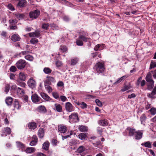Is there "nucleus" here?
<instances>
[{
    "label": "nucleus",
    "mask_w": 156,
    "mask_h": 156,
    "mask_svg": "<svg viewBox=\"0 0 156 156\" xmlns=\"http://www.w3.org/2000/svg\"><path fill=\"white\" fill-rule=\"evenodd\" d=\"M126 130L128 131L129 135L130 136L135 135L136 132L135 131V129L130 128H127Z\"/></svg>",
    "instance_id": "18"
},
{
    "label": "nucleus",
    "mask_w": 156,
    "mask_h": 156,
    "mask_svg": "<svg viewBox=\"0 0 156 156\" xmlns=\"http://www.w3.org/2000/svg\"><path fill=\"white\" fill-rule=\"evenodd\" d=\"M40 95L42 98L46 101H49L51 100L50 98L44 93H41Z\"/></svg>",
    "instance_id": "17"
},
{
    "label": "nucleus",
    "mask_w": 156,
    "mask_h": 156,
    "mask_svg": "<svg viewBox=\"0 0 156 156\" xmlns=\"http://www.w3.org/2000/svg\"><path fill=\"white\" fill-rule=\"evenodd\" d=\"M69 122L70 123L76 122L79 120L77 114L76 113L72 114L69 116Z\"/></svg>",
    "instance_id": "4"
},
{
    "label": "nucleus",
    "mask_w": 156,
    "mask_h": 156,
    "mask_svg": "<svg viewBox=\"0 0 156 156\" xmlns=\"http://www.w3.org/2000/svg\"><path fill=\"white\" fill-rule=\"evenodd\" d=\"M51 27L53 30H56L58 29V27L56 24H52L51 25Z\"/></svg>",
    "instance_id": "61"
},
{
    "label": "nucleus",
    "mask_w": 156,
    "mask_h": 156,
    "mask_svg": "<svg viewBox=\"0 0 156 156\" xmlns=\"http://www.w3.org/2000/svg\"><path fill=\"white\" fill-rule=\"evenodd\" d=\"M37 125L35 122H30L28 124V127L29 129H34L37 127Z\"/></svg>",
    "instance_id": "19"
},
{
    "label": "nucleus",
    "mask_w": 156,
    "mask_h": 156,
    "mask_svg": "<svg viewBox=\"0 0 156 156\" xmlns=\"http://www.w3.org/2000/svg\"><path fill=\"white\" fill-rule=\"evenodd\" d=\"M60 50L63 52H66L67 50V47L65 46H62L60 48Z\"/></svg>",
    "instance_id": "52"
},
{
    "label": "nucleus",
    "mask_w": 156,
    "mask_h": 156,
    "mask_svg": "<svg viewBox=\"0 0 156 156\" xmlns=\"http://www.w3.org/2000/svg\"><path fill=\"white\" fill-rule=\"evenodd\" d=\"M27 75L23 73L20 72L19 74V78L22 81H24L26 80Z\"/></svg>",
    "instance_id": "14"
},
{
    "label": "nucleus",
    "mask_w": 156,
    "mask_h": 156,
    "mask_svg": "<svg viewBox=\"0 0 156 156\" xmlns=\"http://www.w3.org/2000/svg\"><path fill=\"white\" fill-rule=\"evenodd\" d=\"M35 150L36 149L34 147H28L26 149L25 151L27 153H30L35 152Z\"/></svg>",
    "instance_id": "21"
},
{
    "label": "nucleus",
    "mask_w": 156,
    "mask_h": 156,
    "mask_svg": "<svg viewBox=\"0 0 156 156\" xmlns=\"http://www.w3.org/2000/svg\"><path fill=\"white\" fill-rule=\"evenodd\" d=\"M27 2L25 0H20L18 4V5L20 7H23L26 4Z\"/></svg>",
    "instance_id": "24"
},
{
    "label": "nucleus",
    "mask_w": 156,
    "mask_h": 156,
    "mask_svg": "<svg viewBox=\"0 0 156 156\" xmlns=\"http://www.w3.org/2000/svg\"><path fill=\"white\" fill-rule=\"evenodd\" d=\"M104 46L105 45L104 44H98L95 46L94 48V50L95 51L101 50L103 49Z\"/></svg>",
    "instance_id": "15"
},
{
    "label": "nucleus",
    "mask_w": 156,
    "mask_h": 156,
    "mask_svg": "<svg viewBox=\"0 0 156 156\" xmlns=\"http://www.w3.org/2000/svg\"><path fill=\"white\" fill-rule=\"evenodd\" d=\"M41 99V98L36 94H34L31 96V99L33 102L37 103L39 102Z\"/></svg>",
    "instance_id": "8"
},
{
    "label": "nucleus",
    "mask_w": 156,
    "mask_h": 156,
    "mask_svg": "<svg viewBox=\"0 0 156 156\" xmlns=\"http://www.w3.org/2000/svg\"><path fill=\"white\" fill-rule=\"evenodd\" d=\"M141 145L142 146H144L146 147L149 148H151L152 147L151 143L149 141L145 142L142 143Z\"/></svg>",
    "instance_id": "34"
},
{
    "label": "nucleus",
    "mask_w": 156,
    "mask_h": 156,
    "mask_svg": "<svg viewBox=\"0 0 156 156\" xmlns=\"http://www.w3.org/2000/svg\"><path fill=\"white\" fill-rule=\"evenodd\" d=\"M44 72L47 74H48L51 73L52 71V70L48 67H45L43 69Z\"/></svg>",
    "instance_id": "38"
},
{
    "label": "nucleus",
    "mask_w": 156,
    "mask_h": 156,
    "mask_svg": "<svg viewBox=\"0 0 156 156\" xmlns=\"http://www.w3.org/2000/svg\"><path fill=\"white\" fill-rule=\"evenodd\" d=\"M55 80L53 77L47 76L46 80L44 81V83L46 84H50L51 82L55 83Z\"/></svg>",
    "instance_id": "9"
},
{
    "label": "nucleus",
    "mask_w": 156,
    "mask_h": 156,
    "mask_svg": "<svg viewBox=\"0 0 156 156\" xmlns=\"http://www.w3.org/2000/svg\"><path fill=\"white\" fill-rule=\"evenodd\" d=\"M78 129L81 132H86L88 130L87 127L83 125L79 126L78 127Z\"/></svg>",
    "instance_id": "23"
},
{
    "label": "nucleus",
    "mask_w": 156,
    "mask_h": 156,
    "mask_svg": "<svg viewBox=\"0 0 156 156\" xmlns=\"http://www.w3.org/2000/svg\"><path fill=\"white\" fill-rule=\"evenodd\" d=\"M17 94L21 96L23 95L24 94V91L22 88L18 87L17 89Z\"/></svg>",
    "instance_id": "28"
},
{
    "label": "nucleus",
    "mask_w": 156,
    "mask_h": 156,
    "mask_svg": "<svg viewBox=\"0 0 156 156\" xmlns=\"http://www.w3.org/2000/svg\"><path fill=\"white\" fill-rule=\"evenodd\" d=\"M17 70L16 67L14 66H12L10 68V70L12 72H14Z\"/></svg>",
    "instance_id": "59"
},
{
    "label": "nucleus",
    "mask_w": 156,
    "mask_h": 156,
    "mask_svg": "<svg viewBox=\"0 0 156 156\" xmlns=\"http://www.w3.org/2000/svg\"><path fill=\"white\" fill-rule=\"evenodd\" d=\"M38 40L36 38H32L30 40V43L33 44H35L38 42Z\"/></svg>",
    "instance_id": "43"
},
{
    "label": "nucleus",
    "mask_w": 156,
    "mask_h": 156,
    "mask_svg": "<svg viewBox=\"0 0 156 156\" xmlns=\"http://www.w3.org/2000/svg\"><path fill=\"white\" fill-rule=\"evenodd\" d=\"M55 65L56 67L58 68L62 66V63L61 61H57L55 62Z\"/></svg>",
    "instance_id": "50"
},
{
    "label": "nucleus",
    "mask_w": 156,
    "mask_h": 156,
    "mask_svg": "<svg viewBox=\"0 0 156 156\" xmlns=\"http://www.w3.org/2000/svg\"><path fill=\"white\" fill-rule=\"evenodd\" d=\"M49 146V143L48 142H46L43 144L42 148L45 150H48Z\"/></svg>",
    "instance_id": "35"
},
{
    "label": "nucleus",
    "mask_w": 156,
    "mask_h": 156,
    "mask_svg": "<svg viewBox=\"0 0 156 156\" xmlns=\"http://www.w3.org/2000/svg\"><path fill=\"white\" fill-rule=\"evenodd\" d=\"M79 59L77 58H75L71 60V64L73 65H76L78 62Z\"/></svg>",
    "instance_id": "41"
},
{
    "label": "nucleus",
    "mask_w": 156,
    "mask_h": 156,
    "mask_svg": "<svg viewBox=\"0 0 156 156\" xmlns=\"http://www.w3.org/2000/svg\"><path fill=\"white\" fill-rule=\"evenodd\" d=\"M29 53L30 52L28 51H23L20 53V56H21L22 54L23 55H25L27 54H29Z\"/></svg>",
    "instance_id": "57"
},
{
    "label": "nucleus",
    "mask_w": 156,
    "mask_h": 156,
    "mask_svg": "<svg viewBox=\"0 0 156 156\" xmlns=\"http://www.w3.org/2000/svg\"><path fill=\"white\" fill-rule=\"evenodd\" d=\"M65 108L66 111L69 112H70L73 111V105L69 102L66 103Z\"/></svg>",
    "instance_id": "7"
},
{
    "label": "nucleus",
    "mask_w": 156,
    "mask_h": 156,
    "mask_svg": "<svg viewBox=\"0 0 156 156\" xmlns=\"http://www.w3.org/2000/svg\"><path fill=\"white\" fill-rule=\"evenodd\" d=\"M58 130L61 133H64L66 132L67 128L66 126L63 125H60L58 126Z\"/></svg>",
    "instance_id": "11"
},
{
    "label": "nucleus",
    "mask_w": 156,
    "mask_h": 156,
    "mask_svg": "<svg viewBox=\"0 0 156 156\" xmlns=\"http://www.w3.org/2000/svg\"><path fill=\"white\" fill-rule=\"evenodd\" d=\"M50 84H47L45 83L44 84V86L45 89L49 93L52 92V89L51 87L49 86V85Z\"/></svg>",
    "instance_id": "37"
},
{
    "label": "nucleus",
    "mask_w": 156,
    "mask_h": 156,
    "mask_svg": "<svg viewBox=\"0 0 156 156\" xmlns=\"http://www.w3.org/2000/svg\"><path fill=\"white\" fill-rule=\"evenodd\" d=\"M128 77L127 76H124L121 77V78H119L117 80V81L114 83V84H117L120 83L123 80H124L126 78H127Z\"/></svg>",
    "instance_id": "27"
},
{
    "label": "nucleus",
    "mask_w": 156,
    "mask_h": 156,
    "mask_svg": "<svg viewBox=\"0 0 156 156\" xmlns=\"http://www.w3.org/2000/svg\"><path fill=\"white\" fill-rule=\"evenodd\" d=\"M151 114L152 115H154L156 114V108H152L150 110Z\"/></svg>",
    "instance_id": "49"
},
{
    "label": "nucleus",
    "mask_w": 156,
    "mask_h": 156,
    "mask_svg": "<svg viewBox=\"0 0 156 156\" xmlns=\"http://www.w3.org/2000/svg\"><path fill=\"white\" fill-rule=\"evenodd\" d=\"M10 89V85L8 84L5 86V92L7 93L9 91Z\"/></svg>",
    "instance_id": "53"
},
{
    "label": "nucleus",
    "mask_w": 156,
    "mask_h": 156,
    "mask_svg": "<svg viewBox=\"0 0 156 156\" xmlns=\"http://www.w3.org/2000/svg\"><path fill=\"white\" fill-rule=\"evenodd\" d=\"M78 137L81 140L85 139L87 137L86 134L81 133L78 135Z\"/></svg>",
    "instance_id": "36"
},
{
    "label": "nucleus",
    "mask_w": 156,
    "mask_h": 156,
    "mask_svg": "<svg viewBox=\"0 0 156 156\" xmlns=\"http://www.w3.org/2000/svg\"><path fill=\"white\" fill-rule=\"evenodd\" d=\"M64 85L62 81H59L57 84V86L58 87H62Z\"/></svg>",
    "instance_id": "64"
},
{
    "label": "nucleus",
    "mask_w": 156,
    "mask_h": 156,
    "mask_svg": "<svg viewBox=\"0 0 156 156\" xmlns=\"http://www.w3.org/2000/svg\"><path fill=\"white\" fill-rule=\"evenodd\" d=\"M95 102L97 105L99 107H101L102 106V104L100 101L98 99H97L95 101Z\"/></svg>",
    "instance_id": "55"
},
{
    "label": "nucleus",
    "mask_w": 156,
    "mask_h": 156,
    "mask_svg": "<svg viewBox=\"0 0 156 156\" xmlns=\"http://www.w3.org/2000/svg\"><path fill=\"white\" fill-rule=\"evenodd\" d=\"M80 105V107L83 109L87 108V104L84 102H81V104Z\"/></svg>",
    "instance_id": "51"
},
{
    "label": "nucleus",
    "mask_w": 156,
    "mask_h": 156,
    "mask_svg": "<svg viewBox=\"0 0 156 156\" xmlns=\"http://www.w3.org/2000/svg\"><path fill=\"white\" fill-rule=\"evenodd\" d=\"M60 99L62 101H66L67 98L66 97L64 96H62L60 97Z\"/></svg>",
    "instance_id": "63"
},
{
    "label": "nucleus",
    "mask_w": 156,
    "mask_h": 156,
    "mask_svg": "<svg viewBox=\"0 0 156 156\" xmlns=\"http://www.w3.org/2000/svg\"><path fill=\"white\" fill-rule=\"evenodd\" d=\"M16 144L17 146L19 148H21L23 150L25 146L22 143L19 142H16Z\"/></svg>",
    "instance_id": "40"
},
{
    "label": "nucleus",
    "mask_w": 156,
    "mask_h": 156,
    "mask_svg": "<svg viewBox=\"0 0 156 156\" xmlns=\"http://www.w3.org/2000/svg\"><path fill=\"white\" fill-rule=\"evenodd\" d=\"M38 135L40 138L43 137L44 135V132L43 128H40L38 130Z\"/></svg>",
    "instance_id": "25"
},
{
    "label": "nucleus",
    "mask_w": 156,
    "mask_h": 156,
    "mask_svg": "<svg viewBox=\"0 0 156 156\" xmlns=\"http://www.w3.org/2000/svg\"><path fill=\"white\" fill-rule=\"evenodd\" d=\"M156 67V62L154 61H152L151 62L150 69H151Z\"/></svg>",
    "instance_id": "47"
},
{
    "label": "nucleus",
    "mask_w": 156,
    "mask_h": 156,
    "mask_svg": "<svg viewBox=\"0 0 156 156\" xmlns=\"http://www.w3.org/2000/svg\"><path fill=\"white\" fill-rule=\"evenodd\" d=\"M152 74L149 73L146 77V81L148 83V88L149 89H152L154 86V81L152 79Z\"/></svg>",
    "instance_id": "2"
},
{
    "label": "nucleus",
    "mask_w": 156,
    "mask_h": 156,
    "mask_svg": "<svg viewBox=\"0 0 156 156\" xmlns=\"http://www.w3.org/2000/svg\"><path fill=\"white\" fill-rule=\"evenodd\" d=\"M20 38L18 34H14L12 36L11 40L13 41H19Z\"/></svg>",
    "instance_id": "22"
},
{
    "label": "nucleus",
    "mask_w": 156,
    "mask_h": 156,
    "mask_svg": "<svg viewBox=\"0 0 156 156\" xmlns=\"http://www.w3.org/2000/svg\"><path fill=\"white\" fill-rule=\"evenodd\" d=\"M8 9L11 10L12 11L14 10V8L12 5L11 4H9L8 5Z\"/></svg>",
    "instance_id": "60"
},
{
    "label": "nucleus",
    "mask_w": 156,
    "mask_h": 156,
    "mask_svg": "<svg viewBox=\"0 0 156 156\" xmlns=\"http://www.w3.org/2000/svg\"><path fill=\"white\" fill-rule=\"evenodd\" d=\"M11 131L9 127H6L4 128V130H3V135H2V136H6L7 134H10L11 133Z\"/></svg>",
    "instance_id": "20"
},
{
    "label": "nucleus",
    "mask_w": 156,
    "mask_h": 156,
    "mask_svg": "<svg viewBox=\"0 0 156 156\" xmlns=\"http://www.w3.org/2000/svg\"><path fill=\"white\" fill-rule=\"evenodd\" d=\"M14 15L15 17H16L17 19H19V20L23 19L24 16L23 14H20L19 13L15 14Z\"/></svg>",
    "instance_id": "32"
},
{
    "label": "nucleus",
    "mask_w": 156,
    "mask_h": 156,
    "mask_svg": "<svg viewBox=\"0 0 156 156\" xmlns=\"http://www.w3.org/2000/svg\"><path fill=\"white\" fill-rule=\"evenodd\" d=\"M29 35L30 37H38L40 36V31L36 30L34 32L30 33L28 34Z\"/></svg>",
    "instance_id": "10"
},
{
    "label": "nucleus",
    "mask_w": 156,
    "mask_h": 156,
    "mask_svg": "<svg viewBox=\"0 0 156 156\" xmlns=\"http://www.w3.org/2000/svg\"><path fill=\"white\" fill-rule=\"evenodd\" d=\"M40 14V11L37 9L34 11H32L30 13V18L33 19H36L39 15Z\"/></svg>",
    "instance_id": "6"
},
{
    "label": "nucleus",
    "mask_w": 156,
    "mask_h": 156,
    "mask_svg": "<svg viewBox=\"0 0 156 156\" xmlns=\"http://www.w3.org/2000/svg\"><path fill=\"white\" fill-rule=\"evenodd\" d=\"M79 38L80 39H82L84 42H87L88 41V40L89 39V38H87L84 36L81 35H80L79 36Z\"/></svg>",
    "instance_id": "44"
},
{
    "label": "nucleus",
    "mask_w": 156,
    "mask_h": 156,
    "mask_svg": "<svg viewBox=\"0 0 156 156\" xmlns=\"http://www.w3.org/2000/svg\"><path fill=\"white\" fill-rule=\"evenodd\" d=\"M38 109L40 112L45 113L46 112V109L44 106H40L38 108Z\"/></svg>",
    "instance_id": "30"
},
{
    "label": "nucleus",
    "mask_w": 156,
    "mask_h": 156,
    "mask_svg": "<svg viewBox=\"0 0 156 156\" xmlns=\"http://www.w3.org/2000/svg\"><path fill=\"white\" fill-rule=\"evenodd\" d=\"M84 151V148L82 146L80 147L77 149V151L79 153H81Z\"/></svg>",
    "instance_id": "56"
},
{
    "label": "nucleus",
    "mask_w": 156,
    "mask_h": 156,
    "mask_svg": "<svg viewBox=\"0 0 156 156\" xmlns=\"http://www.w3.org/2000/svg\"><path fill=\"white\" fill-rule=\"evenodd\" d=\"M28 86L32 89L35 87L36 85V82L35 80L32 77L30 78L27 81Z\"/></svg>",
    "instance_id": "5"
},
{
    "label": "nucleus",
    "mask_w": 156,
    "mask_h": 156,
    "mask_svg": "<svg viewBox=\"0 0 156 156\" xmlns=\"http://www.w3.org/2000/svg\"><path fill=\"white\" fill-rule=\"evenodd\" d=\"M12 102V98L10 97H8L6 98L5 99V102L8 105H11Z\"/></svg>",
    "instance_id": "29"
},
{
    "label": "nucleus",
    "mask_w": 156,
    "mask_h": 156,
    "mask_svg": "<svg viewBox=\"0 0 156 156\" xmlns=\"http://www.w3.org/2000/svg\"><path fill=\"white\" fill-rule=\"evenodd\" d=\"M14 106V108L17 109H20V106L19 105V102L17 101H15Z\"/></svg>",
    "instance_id": "39"
},
{
    "label": "nucleus",
    "mask_w": 156,
    "mask_h": 156,
    "mask_svg": "<svg viewBox=\"0 0 156 156\" xmlns=\"http://www.w3.org/2000/svg\"><path fill=\"white\" fill-rule=\"evenodd\" d=\"M79 38L76 40V44L78 46H82L83 44V42L80 40Z\"/></svg>",
    "instance_id": "48"
},
{
    "label": "nucleus",
    "mask_w": 156,
    "mask_h": 156,
    "mask_svg": "<svg viewBox=\"0 0 156 156\" xmlns=\"http://www.w3.org/2000/svg\"><path fill=\"white\" fill-rule=\"evenodd\" d=\"M9 22L10 24H15L17 23V21L16 19H12L9 20Z\"/></svg>",
    "instance_id": "58"
},
{
    "label": "nucleus",
    "mask_w": 156,
    "mask_h": 156,
    "mask_svg": "<svg viewBox=\"0 0 156 156\" xmlns=\"http://www.w3.org/2000/svg\"><path fill=\"white\" fill-rule=\"evenodd\" d=\"M26 65V61L24 60L20 59L16 63V66L19 69H23L24 68Z\"/></svg>",
    "instance_id": "3"
},
{
    "label": "nucleus",
    "mask_w": 156,
    "mask_h": 156,
    "mask_svg": "<svg viewBox=\"0 0 156 156\" xmlns=\"http://www.w3.org/2000/svg\"><path fill=\"white\" fill-rule=\"evenodd\" d=\"M156 94V87L154 88L153 91L150 94H148L147 96L149 98H155L156 97L155 95Z\"/></svg>",
    "instance_id": "13"
},
{
    "label": "nucleus",
    "mask_w": 156,
    "mask_h": 156,
    "mask_svg": "<svg viewBox=\"0 0 156 156\" xmlns=\"http://www.w3.org/2000/svg\"><path fill=\"white\" fill-rule=\"evenodd\" d=\"M32 141L30 143V144L31 146L36 145L37 142V138L36 136L33 135L32 137Z\"/></svg>",
    "instance_id": "12"
},
{
    "label": "nucleus",
    "mask_w": 156,
    "mask_h": 156,
    "mask_svg": "<svg viewBox=\"0 0 156 156\" xmlns=\"http://www.w3.org/2000/svg\"><path fill=\"white\" fill-rule=\"evenodd\" d=\"M54 106L55 108V109L57 112H60L62 111V107L59 104H55Z\"/></svg>",
    "instance_id": "26"
},
{
    "label": "nucleus",
    "mask_w": 156,
    "mask_h": 156,
    "mask_svg": "<svg viewBox=\"0 0 156 156\" xmlns=\"http://www.w3.org/2000/svg\"><path fill=\"white\" fill-rule=\"evenodd\" d=\"M132 88L130 84L124 86L122 87L121 89V91L122 92H124L126 90H127Z\"/></svg>",
    "instance_id": "31"
},
{
    "label": "nucleus",
    "mask_w": 156,
    "mask_h": 156,
    "mask_svg": "<svg viewBox=\"0 0 156 156\" xmlns=\"http://www.w3.org/2000/svg\"><path fill=\"white\" fill-rule=\"evenodd\" d=\"M136 96L134 94H132L130 95H129L128 96V98L129 99H131L132 98H135Z\"/></svg>",
    "instance_id": "62"
},
{
    "label": "nucleus",
    "mask_w": 156,
    "mask_h": 156,
    "mask_svg": "<svg viewBox=\"0 0 156 156\" xmlns=\"http://www.w3.org/2000/svg\"><path fill=\"white\" fill-rule=\"evenodd\" d=\"M53 97L56 99L59 98V96L57 92H53L52 93Z\"/></svg>",
    "instance_id": "54"
},
{
    "label": "nucleus",
    "mask_w": 156,
    "mask_h": 156,
    "mask_svg": "<svg viewBox=\"0 0 156 156\" xmlns=\"http://www.w3.org/2000/svg\"><path fill=\"white\" fill-rule=\"evenodd\" d=\"M146 117L144 115H143L140 117V121L141 123L144 125V124L145 121L146 119Z\"/></svg>",
    "instance_id": "45"
},
{
    "label": "nucleus",
    "mask_w": 156,
    "mask_h": 156,
    "mask_svg": "<svg viewBox=\"0 0 156 156\" xmlns=\"http://www.w3.org/2000/svg\"><path fill=\"white\" fill-rule=\"evenodd\" d=\"M49 27L48 23H43L42 26V28L45 30H47Z\"/></svg>",
    "instance_id": "46"
},
{
    "label": "nucleus",
    "mask_w": 156,
    "mask_h": 156,
    "mask_svg": "<svg viewBox=\"0 0 156 156\" xmlns=\"http://www.w3.org/2000/svg\"><path fill=\"white\" fill-rule=\"evenodd\" d=\"M94 68L97 72L99 74L103 72L105 69L104 64L100 62L97 63Z\"/></svg>",
    "instance_id": "1"
},
{
    "label": "nucleus",
    "mask_w": 156,
    "mask_h": 156,
    "mask_svg": "<svg viewBox=\"0 0 156 156\" xmlns=\"http://www.w3.org/2000/svg\"><path fill=\"white\" fill-rule=\"evenodd\" d=\"M25 58L27 60H29L30 61H32L33 59V57L32 56L29 55H26L25 56Z\"/></svg>",
    "instance_id": "42"
},
{
    "label": "nucleus",
    "mask_w": 156,
    "mask_h": 156,
    "mask_svg": "<svg viewBox=\"0 0 156 156\" xmlns=\"http://www.w3.org/2000/svg\"><path fill=\"white\" fill-rule=\"evenodd\" d=\"M143 133L141 131H138L136 132L135 134V139L136 140H139L140 139L142 136Z\"/></svg>",
    "instance_id": "16"
},
{
    "label": "nucleus",
    "mask_w": 156,
    "mask_h": 156,
    "mask_svg": "<svg viewBox=\"0 0 156 156\" xmlns=\"http://www.w3.org/2000/svg\"><path fill=\"white\" fill-rule=\"evenodd\" d=\"M98 123L100 125L103 126H107L108 125L107 120L105 119L100 120L99 121Z\"/></svg>",
    "instance_id": "33"
}]
</instances>
